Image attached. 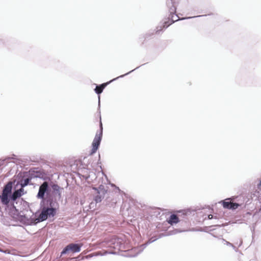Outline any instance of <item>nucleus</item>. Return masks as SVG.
<instances>
[{
  "label": "nucleus",
  "instance_id": "1",
  "mask_svg": "<svg viewBox=\"0 0 261 261\" xmlns=\"http://www.w3.org/2000/svg\"><path fill=\"white\" fill-rule=\"evenodd\" d=\"M55 213V209L54 208L43 207L38 217L34 220V223H37L44 221L48 217L54 216Z\"/></svg>",
  "mask_w": 261,
  "mask_h": 261
},
{
  "label": "nucleus",
  "instance_id": "2",
  "mask_svg": "<svg viewBox=\"0 0 261 261\" xmlns=\"http://www.w3.org/2000/svg\"><path fill=\"white\" fill-rule=\"evenodd\" d=\"M99 125H100V129L99 132H97L96 134V135L95 136V138L93 140V141L92 142V152L91 153H95L96 150H97L102 136V123L101 121V120L100 119L99 122Z\"/></svg>",
  "mask_w": 261,
  "mask_h": 261
},
{
  "label": "nucleus",
  "instance_id": "3",
  "mask_svg": "<svg viewBox=\"0 0 261 261\" xmlns=\"http://www.w3.org/2000/svg\"><path fill=\"white\" fill-rule=\"evenodd\" d=\"M12 190V184L11 182L7 184L4 187L2 195H0V199L2 203L4 205H8L9 203V195Z\"/></svg>",
  "mask_w": 261,
  "mask_h": 261
},
{
  "label": "nucleus",
  "instance_id": "4",
  "mask_svg": "<svg viewBox=\"0 0 261 261\" xmlns=\"http://www.w3.org/2000/svg\"><path fill=\"white\" fill-rule=\"evenodd\" d=\"M83 244H70L67 245L62 251L61 254H65L68 251H71L73 253L79 252L81 251V248L83 246Z\"/></svg>",
  "mask_w": 261,
  "mask_h": 261
},
{
  "label": "nucleus",
  "instance_id": "5",
  "mask_svg": "<svg viewBox=\"0 0 261 261\" xmlns=\"http://www.w3.org/2000/svg\"><path fill=\"white\" fill-rule=\"evenodd\" d=\"M48 184L46 181H44L39 187V191L37 194V197L43 199L45 192L48 190Z\"/></svg>",
  "mask_w": 261,
  "mask_h": 261
},
{
  "label": "nucleus",
  "instance_id": "6",
  "mask_svg": "<svg viewBox=\"0 0 261 261\" xmlns=\"http://www.w3.org/2000/svg\"><path fill=\"white\" fill-rule=\"evenodd\" d=\"M223 206L225 208L236 210L240 205L237 203L231 202L229 199H226L222 201Z\"/></svg>",
  "mask_w": 261,
  "mask_h": 261
},
{
  "label": "nucleus",
  "instance_id": "7",
  "mask_svg": "<svg viewBox=\"0 0 261 261\" xmlns=\"http://www.w3.org/2000/svg\"><path fill=\"white\" fill-rule=\"evenodd\" d=\"M179 221V218L175 214H172L167 220V222L171 225L177 224Z\"/></svg>",
  "mask_w": 261,
  "mask_h": 261
},
{
  "label": "nucleus",
  "instance_id": "8",
  "mask_svg": "<svg viewBox=\"0 0 261 261\" xmlns=\"http://www.w3.org/2000/svg\"><path fill=\"white\" fill-rule=\"evenodd\" d=\"M115 79L109 82H107L106 83H103V84H102L101 85H99V86H97L95 89V92L98 94H100L101 93H102L103 90L104 89V88L110 83H111L112 81H114Z\"/></svg>",
  "mask_w": 261,
  "mask_h": 261
},
{
  "label": "nucleus",
  "instance_id": "9",
  "mask_svg": "<svg viewBox=\"0 0 261 261\" xmlns=\"http://www.w3.org/2000/svg\"><path fill=\"white\" fill-rule=\"evenodd\" d=\"M23 189L21 188L20 189L15 191L13 192L11 198L13 200H15L17 198L20 197L21 196V192H22Z\"/></svg>",
  "mask_w": 261,
  "mask_h": 261
},
{
  "label": "nucleus",
  "instance_id": "10",
  "mask_svg": "<svg viewBox=\"0 0 261 261\" xmlns=\"http://www.w3.org/2000/svg\"><path fill=\"white\" fill-rule=\"evenodd\" d=\"M30 180H31V178H27L24 179V180H22L21 181V184H20L21 188L23 189V187L27 186L29 184V182Z\"/></svg>",
  "mask_w": 261,
  "mask_h": 261
},
{
  "label": "nucleus",
  "instance_id": "11",
  "mask_svg": "<svg viewBox=\"0 0 261 261\" xmlns=\"http://www.w3.org/2000/svg\"><path fill=\"white\" fill-rule=\"evenodd\" d=\"M117 241V239L115 237V238H113L111 240V245L112 244H113V245H115V243L116 242V241Z\"/></svg>",
  "mask_w": 261,
  "mask_h": 261
},
{
  "label": "nucleus",
  "instance_id": "12",
  "mask_svg": "<svg viewBox=\"0 0 261 261\" xmlns=\"http://www.w3.org/2000/svg\"><path fill=\"white\" fill-rule=\"evenodd\" d=\"M93 255H94L93 254H89L88 255L86 256V258L92 257Z\"/></svg>",
  "mask_w": 261,
  "mask_h": 261
},
{
  "label": "nucleus",
  "instance_id": "13",
  "mask_svg": "<svg viewBox=\"0 0 261 261\" xmlns=\"http://www.w3.org/2000/svg\"><path fill=\"white\" fill-rule=\"evenodd\" d=\"M258 188L261 189V180L259 184L258 185Z\"/></svg>",
  "mask_w": 261,
  "mask_h": 261
},
{
  "label": "nucleus",
  "instance_id": "14",
  "mask_svg": "<svg viewBox=\"0 0 261 261\" xmlns=\"http://www.w3.org/2000/svg\"><path fill=\"white\" fill-rule=\"evenodd\" d=\"M213 215H208V219H212V218H213Z\"/></svg>",
  "mask_w": 261,
  "mask_h": 261
},
{
  "label": "nucleus",
  "instance_id": "15",
  "mask_svg": "<svg viewBox=\"0 0 261 261\" xmlns=\"http://www.w3.org/2000/svg\"><path fill=\"white\" fill-rule=\"evenodd\" d=\"M111 247H112V246H111ZM112 247L115 248L116 247H115V246H112Z\"/></svg>",
  "mask_w": 261,
  "mask_h": 261
}]
</instances>
